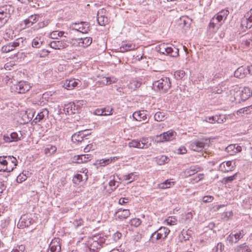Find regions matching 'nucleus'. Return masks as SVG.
Wrapping results in <instances>:
<instances>
[{
	"label": "nucleus",
	"instance_id": "1",
	"mask_svg": "<svg viewBox=\"0 0 252 252\" xmlns=\"http://www.w3.org/2000/svg\"><path fill=\"white\" fill-rule=\"evenodd\" d=\"M105 243V239L100 234L93 235L88 238L87 246L92 252H97Z\"/></svg>",
	"mask_w": 252,
	"mask_h": 252
},
{
	"label": "nucleus",
	"instance_id": "2",
	"mask_svg": "<svg viewBox=\"0 0 252 252\" xmlns=\"http://www.w3.org/2000/svg\"><path fill=\"white\" fill-rule=\"evenodd\" d=\"M14 11V7L11 5H5L0 7V28L7 22Z\"/></svg>",
	"mask_w": 252,
	"mask_h": 252
},
{
	"label": "nucleus",
	"instance_id": "3",
	"mask_svg": "<svg viewBox=\"0 0 252 252\" xmlns=\"http://www.w3.org/2000/svg\"><path fill=\"white\" fill-rule=\"evenodd\" d=\"M157 51L162 54H166L172 57L179 56V49L176 47L174 48L169 47L167 44L162 43L156 47Z\"/></svg>",
	"mask_w": 252,
	"mask_h": 252
},
{
	"label": "nucleus",
	"instance_id": "4",
	"mask_svg": "<svg viewBox=\"0 0 252 252\" xmlns=\"http://www.w3.org/2000/svg\"><path fill=\"white\" fill-rule=\"evenodd\" d=\"M153 86V88L155 90H162L163 92H165L170 88L171 83L169 78L165 77L154 81Z\"/></svg>",
	"mask_w": 252,
	"mask_h": 252
},
{
	"label": "nucleus",
	"instance_id": "5",
	"mask_svg": "<svg viewBox=\"0 0 252 252\" xmlns=\"http://www.w3.org/2000/svg\"><path fill=\"white\" fill-rule=\"evenodd\" d=\"M170 230L168 228L165 227H161L151 235L150 240L154 243L156 241L164 239L166 238Z\"/></svg>",
	"mask_w": 252,
	"mask_h": 252
},
{
	"label": "nucleus",
	"instance_id": "6",
	"mask_svg": "<svg viewBox=\"0 0 252 252\" xmlns=\"http://www.w3.org/2000/svg\"><path fill=\"white\" fill-rule=\"evenodd\" d=\"M31 88L30 84L25 81H20L16 84H13L11 86L10 89L12 92L17 94H24Z\"/></svg>",
	"mask_w": 252,
	"mask_h": 252
},
{
	"label": "nucleus",
	"instance_id": "7",
	"mask_svg": "<svg viewBox=\"0 0 252 252\" xmlns=\"http://www.w3.org/2000/svg\"><path fill=\"white\" fill-rule=\"evenodd\" d=\"M70 28L74 31H77L82 33H86L90 30V24L86 22L80 23H72L70 24Z\"/></svg>",
	"mask_w": 252,
	"mask_h": 252
},
{
	"label": "nucleus",
	"instance_id": "8",
	"mask_svg": "<svg viewBox=\"0 0 252 252\" xmlns=\"http://www.w3.org/2000/svg\"><path fill=\"white\" fill-rule=\"evenodd\" d=\"M252 95V92L248 87H244L241 90L236 93L235 98L239 102L248 99Z\"/></svg>",
	"mask_w": 252,
	"mask_h": 252
},
{
	"label": "nucleus",
	"instance_id": "9",
	"mask_svg": "<svg viewBox=\"0 0 252 252\" xmlns=\"http://www.w3.org/2000/svg\"><path fill=\"white\" fill-rule=\"evenodd\" d=\"M241 26L247 29L252 27V8L245 15L241 21Z\"/></svg>",
	"mask_w": 252,
	"mask_h": 252
},
{
	"label": "nucleus",
	"instance_id": "10",
	"mask_svg": "<svg viewBox=\"0 0 252 252\" xmlns=\"http://www.w3.org/2000/svg\"><path fill=\"white\" fill-rule=\"evenodd\" d=\"M83 102L82 100H79L76 103L72 102L69 103L66 108L67 113L70 112L72 114L78 113L81 108V106L83 105Z\"/></svg>",
	"mask_w": 252,
	"mask_h": 252
},
{
	"label": "nucleus",
	"instance_id": "11",
	"mask_svg": "<svg viewBox=\"0 0 252 252\" xmlns=\"http://www.w3.org/2000/svg\"><path fill=\"white\" fill-rule=\"evenodd\" d=\"M61 251V245L60 239L55 238L50 244L49 249L48 252H60Z\"/></svg>",
	"mask_w": 252,
	"mask_h": 252
},
{
	"label": "nucleus",
	"instance_id": "12",
	"mask_svg": "<svg viewBox=\"0 0 252 252\" xmlns=\"http://www.w3.org/2000/svg\"><path fill=\"white\" fill-rule=\"evenodd\" d=\"M233 164L234 165H232V161L223 162L220 164L219 166V170L224 173L233 171L234 170V166H235L234 162H233Z\"/></svg>",
	"mask_w": 252,
	"mask_h": 252
},
{
	"label": "nucleus",
	"instance_id": "13",
	"mask_svg": "<svg viewBox=\"0 0 252 252\" xmlns=\"http://www.w3.org/2000/svg\"><path fill=\"white\" fill-rule=\"evenodd\" d=\"M50 47L56 50H62L66 48L68 45L64 40H54L50 43Z\"/></svg>",
	"mask_w": 252,
	"mask_h": 252
},
{
	"label": "nucleus",
	"instance_id": "14",
	"mask_svg": "<svg viewBox=\"0 0 252 252\" xmlns=\"http://www.w3.org/2000/svg\"><path fill=\"white\" fill-rule=\"evenodd\" d=\"M175 135L176 133L174 131H167L157 136V138H159L157 141L158 142H163L171 140L174 138Z\"/></svg>",
	"mask_w": 252,
	"mask_h": 252
},
{
	"label": "nucleus",
	"instance_id": "15",
	"mask_svg": "<svg viewBox=\"0 0 252 252\" xmlns=\"http://www.w3.org/2000/svg\"><path fill=\"white\" fill-rule=\"evenodd\" d=\"M132 116L133 119L137 121H143V124L146 123L149 121L146 112L144 111L135 112Z\"/></svg>",
	"mask_w": 252,
	"mask_h": 252
},
{
	"label": "nucleus",
	"instance_id": "16",
	"mask_svg": "<svg viewBox=\"0 0 252 252\" xmlns=\"http://www.w3.org/2000/svg\"><path fill=\"white\" fill-rule=\"evenodd\" d=\"M202 170V168L199 165H192L189 168L186 169L184 171L185 177H188L193 175Z\"/></svg>",
	"mask_w": 252,
	"mask_h": 252
},
{
	"label": "nucleus",
	"instance_id": "17",
	"mask_svg": "<svg viewBox=\"0 0 252 252\" xmlns=\"http://www.w3.org/2000/svg\"><path fill=\"white\" fill-rule=\"evenodd\" d=\"M19 45L20 43L19 42L14 41L3 46L1 48V51L3 53H8L14 50L15 48Z\"/></svg>",
	"mask_w": 252,
	"mask_h": 252
},
{
	"label": "nucleus",
	"instance_id": "18",
	"mask_svg": "<svg viewBox=\"0 0 252 252\" xmlns=\"http://www.w3.org/2000/svg\"><path fill=\"white\" fill-rule=\"evenodd\" d=\"M39 18V15H32L30 16H29L27 19L24 20L23 23H24L26 27H30L34 23H36L38 21Z\"/></svg>",
	"mask_w": 252,
	"mask_h": 252
},
{
	"label": "nucleus",
	"instance_id": "19",
	"mask_svg": "<svg viewBox=\"0 0 252 252\" xmlns=\"http://www.w3.org/2000/svg\"><path fill=\"white\" fill-rule=\"evenodd\" d=\"M205 144L203 141H195L190 145L191 150L194 151H201L205 147Z\"/></svg>",
	"mask_w": 252,
	"mask_h": 252
},
{
	"label": "nucleus",
	"instance_id": "20",
	"mask_svg": "<svg viewBox=\"0 0 252 252\" xmlns=\"http://www.w3.org/2000/svg\"><path fill=\"white\" fill-rule=\"evenodd\" d=\"M77 41L79 46L86 48L91 44L92 43V38L90 37H86L78 38Z\"/></svg>",
	"mask_w": 252,
	"mask_h": 252
},
{
	"label": "nucleus",
	"instance_id": "21",
	"mask_svg": "<svg viewBox=\"0 0 252 252\" xmlns=\"http://www.w3.org/2000/svg\"><path fill=\"white\" fill-rule=\"evenodd\" d=\"M76 158V161L78 163H81L88 162L92 159L93 156L91 154L80 155L75 156L74 158Z\"/></svg>",
	"mask_w": 252,
	"mask_h": 252
},
{
	"label": "nucleus",
	"instance_id": "22",
	"mask_svg": "<svg viewBox=\"0 0 252 252\" xmlns=\"http://www.w3.org/2000/svg\"><path fill=\"white\" fill-rule=\"evenodd\" d=\"M19 139L17 133L15 132H12L9 135L7 134L3 136V140L7 143L17 141Z\"/></svg>",
	"mask_w": 252,
	"mask_h": 252
},
{
	"label": "nucleus",
	"instance_id": "23",
	"mask_svg": "<svg viewBox=\"0 0 252 252\" xmlns=\"http://www.w3.org/2000/svg\"><path fill=\"white\" fill-rule=\"evenodd\" d=\"M103 13V10L98 11L97 12V21L98 24L100 26H105L108 22V20L107 17L101 14Z\"/></svg>",
	"mask_w": 252,
	"mask_h": 252
},
{
	"label": "nucleus",
	"instance_id": "24",
	"mask_svg": "<svg viewBox=\"0 0 252 252\" xmlns=\"http://www.w3.org/2000/svg\"><path fill=\"white\" fill-rule=\"evenodd\" d=\"M247 75V69L244 66L238 67L234 72V75L235 77L243 78Z\"/></svg>",
	"mask_w": 252,
	"mask_h": 252
},
{
	"label": "nucleus",
	"instance_id": "25",
	"mask_svg": "<svg viewBox=\"0 0 252 252\" xmlns=\"http://www.w3.org/2000/svg\"><path fill=\"white\" fill-rule=\"evenodd\" d=\"M49 111L47 109H43L41 111L38 112L34 119L35 123L40 122L43 119L48 118Z\"/></svg>",
	"mask_w": 252,
	"mask_h": 252
},
{
	"label": "nucleus",
	"instance_id": "26",
	"mask_svg": "<svg viewBox=\"0 0 252 252\" xmlns=\"http://www.w3.org/2000/svg\"><path fill=\"white\" fill-rule=\"evenodd\" d=\"M78 85V82L73 79L71 80H66L63 83V87L67 90H72Z\"/></svg>",
	"mask_w": 252,
	"mask_h": 252
},
{
	"label": "nucleus",
	"instance_id": "27",
	"mask_svg": "<svg viewBox=\"0 0 252 252\" xmlns=\"http://www.w3.org/2000/svg\"><path fill=\"white\" fill-rule=\"evenodd\" d=\"M234 252H251V249L246 243L237 246L234 248Z\"/></svg>",
	"mask_w": 252,
	"mask_h": 252
},
{
	"label": "nucleus",
	"instance_id": "28",
	"mask_svg": "<svg viewBox=\"0 0 252 252\" xmlns=\"http://www.w3.org/2000/svg\"><path fill=\"white\" fill-rule=\"evenodd\" d=\"M240 147H236V145L231 144L226 148V151L229 155H233L240 151Z\"/></svg>",
	"mask_w": 252,
	"mask_h": 252
},
{
	"label": "nucleus",
	"instance_id": "29",
	"mask_svg": "<svg viewBox=\"0 0 252 252\" xmlns=\"http://www.w3.org/2000/svg\"><path fill=\"white\" fill-rule=\"evenodd\" d=\"M240 239V238H239L237 233L235 234L231 233L226 238L227 241H228L231 245L237 243Z\"/></svg>",
	"mask_w": 252,
	"mask_h": 252
},
{
	"label": "nucleus",
	"instance_id": "30",
	"mask_svg": "<svg viewBox=\"0 0 252 252\" xmlns=\"http://www.w3.org/2000/svg\"><path fill=\"white\" fill-rule=\"evenodd\" d=\"M155 161L158 164L161 165L168 163L169 161V158L166 156L160 155L155 158Z\"/></svg>",
	"mask_w": 252,
	"mask_h": 252
},
{
	"label": "nucleus",
	"instance_id": "31",
	"mask_svg": "<svg viewBox=\"0 0 252 252\" xmlns=\"http://www.w3.org/2000/svg\"><path fill=\"white\" fill-rule=\"evenodd\" d=\"M116 215L120 220L126 219L130 215V212L129 210H120L116 213Z\"/></svg>",
	"mask_w": 252,
	"mask_h": 252
},
{
	"label": "nucleus",
	"instance_id": "32",
	"mask_svg": "<svg viewBox=\"0 0 252 252\" xmlns=\"http://www.w3.org/2000/svg\"><path fill=\"white\" fill-rule=\"evenodd\" d=\"M57 151V148L55 146L48 145L44 149V154L47 156H50L55 153Z\"/></svg>",
	"mask_w": 252,
	"mask_h": 252
},
{
	"label": "nucleus",
	"instance_id": "33",
	"mask_svg": "<svg viewBox=\"0 0 252 252\" xmlns=\"http://www.w3.org/2000/svg\"><path fill=\"white\" fill-rule=\"evenodd\" d=\"M229 12L228 10L223 9L218 13L216 16L220 19V21H224L228 15L229 14Z\"/></svg>",
	"mask_w": 252,
	"mask_h": 252
},
{
	"label": "nucleus",
	"instance_id": "34",
	"mask_svg": "<svg viewBox=\"0 0 252 252\" xmlns=\"http://www.w3.org/2000/svg\"><path fill=\"white\" fill-rule=\"evenodd\" d=\"M65 32L63 31H53L50 33L51 38L53 39H58L59 37H63L64 36L65 37H66V35H64ZM66 34H67V33H65Z\"/></svg>",
	"mask_w": 252,
	"mask_h": 252
},
{
	"label": "nucleus",
	"instance_id": "35",
	"mask_svg": "<svg viewBox=\"0 0 252 252\" xmlns=\"http://www.w3.org/2000/svg\"><path fill=\"white\" fill-rule=\"evenodd\" d=\"M139 141L140 142V149H146L151 145V143L147 138H142Z\"/></svg>",
	"mask_w": 252,
	"mask_h": 252
},
{
	"label": "nucleus",
	"instance_id": "36",
	"mask_svg": "<svg viewBox=\"0 0 252 252\" xmlns=\"http://www.w3.org/2000/svg\"><path fill=\"white\" fill-rule=\"evenodd\" d=\"M136 48L135 45L132 44H126L124 45L123 46L121 47V51L122 52H125L127 51H130L132 50H134Z\"/></svg>",
	"mask_w": 252,
	"mask_h": 252
},
{
	"label": "nucleus",
	"instance_id": "37",
	"mask_svg": "<svg viewBox=\"0 0 252 252\" xmlns=\"http://www.w3.org/2000/svg\"><path fill=\"white\" fill-rule=\"evenodd\" d=\"M171 184L174 185V182H171L167 180L165 182L158 185V188L160 189H165L170 188Z\"/></svg>",
	"mask_w": 252,
	"mask_h": 252
},
{
	"label": "nucleus",
	"instance_id": "38",
	"mask_svg": "<svg viewBox=\"0 0 252 252\" xmlns=\"http://www.w3.org/2000/svg\"><path fill=\"white\" fill-rule=\"evenodd\" d=\"M155 120L158 122H161L165 119V115L163 112H158L154 116Z\"/></svg>",
	"mask_w": 252,
	"mask_h": 252
},
{
	"label": "nucleus",
	"instance_id": "39",
	"mask_svg": "<svg viewBox=\"0 0 252 252\" xmlns=\"http://www.w3.org/2000/svg\"><path fill=\"white\" fill-rule=\"evenodd\" d=\"M43 41L40 38L36 37L34 38L32 42V46L34 48H39L42 44Z\"/></svg>",
	"mask_w": 252,
	"mask_h": 252
},
{
	"label": "nucleus",
	"instance_id": "40",
	"mask_svg": "<svg viewBox=\"0 0 252 252\" xmlns=\"http://www.w3.org/2000/svg\"><path fill=\"white\" fill-rule=\"evenodd\" d=\"M32 221H18L17 227L20 229H23L29 227L31 224Z\"/></svg>",
	"mask_w": 252,
	"mask_h": 252
},
{
	"label": "nucleus",
	"instance_id": "41",
	"mask_svg": "<svg viewBox=\"0 0 252 252\" xmlns=\"http://www.w3.org/2000/svg\"><path fill=\"white\" fill-rule=\"evenodd\" d=\"M141 83L136 80H133L130 82L129 87L131 89H136L139 88L141 86Z\"/></svg>",
	"mask_w": 252,
	"mask_h": 252
},
{
	"label": "nucleus",
	"instance_id": "42",
	"mask_svg": "<svg viewBox=\"0 0 252 252\" xmlns=\"http://www.w3.org/2000/svg\"><path fill=\"white\" fill-rule=\"evenodd\" d=\"M237 173H235L232 176L226 177L223 179V182L225 184L231 183L236 179Z\"/></svg>",
	"mask_w": 252,
	"mask_h": 252
},
{
	"label": "nucleus",
	"instance_id": "43",
	"mask_svg": "<svg viewBox=\"0 0 252 252\" xmlns=\"http://www.w3.org/2000/svg\"><path fill=\"white\" fill-rule=\"evenodd\" d=\"M128 146L129 147L140 149V142L137 140H132V141L129 142Z\"/></svg>",
	"mask_w": 252,
	"mask_h": 252
},
{
	"label": "nucleus",
	"instance_id": "44",
	"mask_svg": "<svg viewBox=\"0 0 252 252\" xmlns=\"http://www.w3.org/2000/svg\"><path fill=\"white\" fill-rule=\"evenodd\" d=\"M72 140L73 142H81L83 140V137L79 134L75 133L72 136Z\"/></svg>",
	"mask_w": 252,
	"mask_h": 252
},
{
	"label": "nucleus",
	"instance_id": "45",
	"mask_svg": "<svg viewBox=\"0 0 252 252\" xmlns=\"http://www.w3.org/2000/svg\"><path fill=\"white\" fill-rule=\"evenodd\" d=\"M227 116L225 115H217V122L219 124H222L226 122Z\"/></svg>",
	"mask_w": 252,
	"mask_h": 252
},
{
	"label": "nucleus",
	"instance_id": "46",
	"mask_svg": "<svg viewBox=\"0 0 252 252\" xmlns=\"http://www.w3.org/2000/svg\"><path fill=\"white\" fill-rule=\"evenodd\" d=\"M185 72L183 70L176 71L174 74L175 78L178 80L182 79L185 76Z\"/></svg>",
	"mask_w": 252,
	"mask_h": 252
},
{
	"label": "nucleus",
	"instance_id": "47",
	"mask_svg": "<svg viewBox=\"0 0 252 252\" xmlns=\"http://www.w3.org/2000/svg\"><path fill=\"white\" fill-rule=\"evenodd\" d=\"M220 27L219 25L215 24L213 22L210 21L209 25V28L210 30L212 29L213 32H215L219 29Z\"/></svg>",
	"mask_w": 252,
	"mask_h": 252
},
{
	"label": "nucleus",
	"instance_id": "48",
	"mask_svg": "<svg viewBox=\"0 0 252 252\" xmlns=\"http://www.w3.org/2000/svg\"><path fill=\"white\" fill-rule=\"evenodd\" d=\"M102 110H103V113L107 112V113L103 114L104 116L111 115L113 114V109L112 108L107 107L102 109Z\"/></svg>",
	"mask_w": 252,
	"mask_h": 252
},
{
	"label": "nucleus",
	"instance_id": "49",
	"mask_svg": "<svg viewBox=\"0 0 252 252\" xmlns=\"http://www.w3.org/2000/svg\"><path fill=\"white\" fill-rule=\"evenodd\" d=\"M112 162V159H102L100 160L99 164L101 166H105Z\"/></svg>",
	"mask_w": 252,
	"mask_h": 252
},
{
	"label": "nucleus",
	"instance_id": "50",
	"mask_svg": "<svg viewBox=\"0 0 252 252\" xmlns=\"http://www.w3.org/2000/svg\"><path fill=\"white\" fill-rule=\"evenodd\" d=\"M214 200V197L211 195L205 196L203 197L202 200L204 203L211 202Z\"/></svg>",
	"mask_w": 252,
	"mask_h": 252
},
{
	"label": "nucleus",
	"instance_id": "51",
	"mask_svg": "<svg viewBox=\"0 0 252 252\" xmlns=\"http://www.w3.org/2000/svg\"><path fill=\"white\" fill-rule=\"evenodd\" d=\"M27 179V176L24 174H20L17 177L16 181L18 183H22Z\"/></svg>",
	"mask_w": 252,
	"mask_h": 252
},
{
	"label": "nucleus",
	"instance_id": "52",
	"mask_svg": "<svg viewBox=\"0 0 252 252\" xmlns=\"http://www.w3.org/2000/svg\"><path fill=\"white\" fill-rule=\"evenodd\" d=\"M217 115H216L215 116L209 117L208 118H206L205 121L207 122H209L211 124H213V123H215L216 122H217Z\"/></svg>",
	"mask_w": 252,
	"mask_h": 252
},
{
	"label": "nucleus",
	"instance_id": "53",
	"mask_svg": "<svg viewBox=\"0 0 252 252\" xmlns=\"http://www.w3.org/2000/svg\"><path fill=\"white\" fill-rule=\"evenodd\" d=\"M211 21L213 22L217 25H219L220 27L222 24V21H220L216 15L211 19Z\"/></svg>",
	"mask_w": 252,
	"mask_h": 252
},
{
	"label": "nucleus",
	"instance_id": "54",
	"mask_svg": "<svg viewBox=\"0 0 252 252\" xmlns=\"http://www.w3.org/2000/svg\"><path fill=\"white\" fill-rule=\"evenodd\" d=\"M213 93L220 94L223 92L222 88L220 86H217L213 89Z\"/></svg>",
	"mask_w": 252,
	"mask_h": 252
},
{
	"label": "nucleus",
	"instance_id": "55",
	"mask_svg": "<svg viewBox=\"0 0 252 252\" xmlns=\"http://www.w3.org/2000/svg\"><path fill=\"white\" fill-rule=\"evenodd\" d=\"M102 82L104 85H108L112 83L111 79L109 77H103L102 80Z\"/></svg>",
	"mask_w": 252,
	"mask_h": 252
},
{
	"label": "nucleus",
	"instance_id": "56",
	"mask_svg": "<svg viewBox=\"0 0 252 252\" xmlns=\"http://www.w3.org/2000/svg\"><path fill=\"white\" fill-rule=\"evenodd\" d=\"M252 42V40L250 38H243L242 40V44L245 45L246 46L248 47L250 46L251 42Z\"/></svg>",
	"mask_w": 252,
	"mask_h": 252
},
{
	"label": "nucleus",
	"instance_id": "57",
	"mask_svg": "<svg viewBox=\"0 0 252 252\" xmlns=\"http://www.w3.org/2000/svg\"><path fill=\"white\" fill-rule=\"evenodd\" d=\"M109 184L110 187L111 188V189L113 190H115L118 187V185H116V182L114 180H111L109 182Z\"/></svg>",
	"mask_w": 252,
	"mask_h": 252
},
{
	"label": "nucleus",
	"instance_id": "58",
	"mask_svg": "<svg viewBox=\"0 0 252 252\" xmlns=\"http://www.w3.org/2000/svg\"><path fill=\"white\" fill-rule=\"evenodd\" d=\"M134 173H131L128 175H126L124 176V179L126 181L130 180L129 183H131L134 180V178H132V176H133Z\"/></svg>",
	"mask_w": 252,
	"mask_h": 252
},
{
	"label": "nucleus",
	"instance_id": "59",
	"mask_svg": "<svg viewBox=\"0 0 252 252\" xmlns=\"http://www.w3.org/2000/svg\"><path fill=\"white\" fill-rule=\"evenodd\" d=\"M224 245L221 243H219L216 247V252H221L224 249Z\"/></svg>",
	"mask_w": 252,
	"mask_h": 252
},
{
	"label": "nucleus",
	"instance_id": "60",
	"mask_svg": "<svg viewBox=\"0 0 252 252\" xmlns=\"http://www.w3.org/2000/svg\"><path fill=\"white\" fill-rule=\"evenodd\" d=\"M122 237V234L117 232L113 234V238L115 241H117Z\"/></svg>",
	"mask_w": 252,
	"mask_h": 252
},
{
	"label": "nucleus",
	"instance_id": "61",
	"mask_svg": "<svg viewBox=\"0 0 252 252\" xmlns=\"http://www.w3.org/2000/svg\"><path fill=\"white\" fill-rule=\"evenodd\" d=\"M246 112H247V109H246L245 107H244V108H241V109H239L238 111H237L236 114L238 115H242L243 114H246Z\"/></svg>",
	"mask_w": 252,
	"mask_h": 252
},
{
	"label": "nucleus",
	"instance_id": "62",
	"mask_svg": "<svg viewBox=\"0 0 252 252\" xmlns=\"http://www.w3.org/2000/svg\"><path fill=\"white\" fill-rule=\"evenodd\" d=\"M94 114L98 116H104L103 111L102 109H97L94 111Z\"/></svg>",
	"mask_w": 252,
	"mask_h": 252
},
{
	"label": "nucleus",
	"instance_id": "63",
	"mask_svg": "<svg viewBox=\"0 0 252 252\" xmlns=\"http://www.w3.org/2000/svg\"><path fill=\"white\" fill-rule=\"evenodd\" d=\"M128 200L129 199L128 198H126V197L121 198L119 199V204H120L121 205H123L125 203H127L128 202Z\"/></svg>",
	"mask_w": 252,
	"mask_h": 252
},
{
	"label": "nucleus",
	"instance_id": "64",
	"mask_svg": "<svg viewBox=\"0 0 252 252\" xmlns=\"http://www.w3.org/2000/svg\"><path fill=\"white\" fill-rule=\"evenodd\" d=\"M142 238V236L140 234H137L133 237V239L135 242H139Z\"/></svg>",
	"mask_w": 252,
	"mask_h": 252
}]
</instances>
